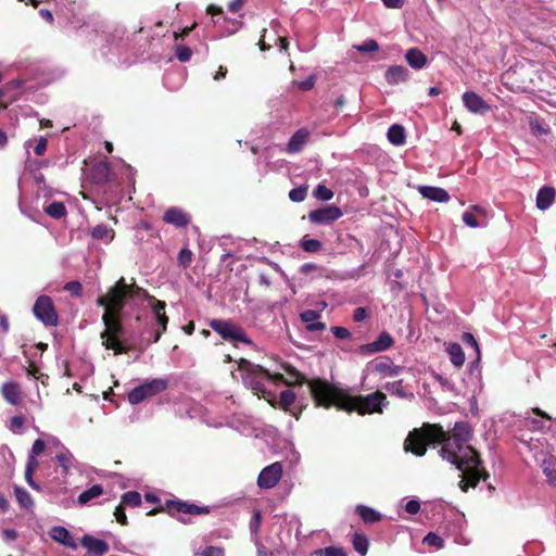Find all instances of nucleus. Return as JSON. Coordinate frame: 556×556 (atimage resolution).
<instances>
[{
    "mask_svg": "<svg viewBox=\"0 0 556 556\" xmlns=\"http://www.w3.org/2000/svg\"><path fill=\"white\" fill-rule=\"evenodd\" d=\"M456 397L454 412H459L465 420L454 422V466L460 471L458 485L466 492L475 488L481 478L486 479L488 473L481 468L478 453L468 444L472 438L471 420L478 419L479 408L476 415L471 414L463 387H458Z\"/></svg>",
    "mask_w": 556,
    "mask_h": 556,
    "instance_id": "obj_1",
    "label": "nucleus"
},
{
    "mask_svg": "<svg viewBox=\"0 0 556 556\" xmlns=\"http://www.w3.org/2000/svg\"><path fill=\"white\" fill-rule=\"evenodd\" d=\"M309 393L316 407L331 408L346 413L367 415L382 413L386 395L376 391L368 395H352L348 390L339 388L323 378H313L309 382Z\"/></svg>",
    "mask_w": 556,
    "mask_h": 556,
    "instance_id": "obj_2",
    "label": "nucleus"
},
{
    "mask_svg": "<svg viewBox=\"0 0 556 556\" xmlns=\"http://www.w3.org/2000/svg\"><path fill=\"white\" fill-rule=\"evenodd\" d=\"M460 339L466 349V352L459 344L454 343V366H462L465 363L467 353V357L470 361V366L466 377L462 379L459 387L465 388V396L469 401L470 412L472 415H476L477 395L482 389L481 375L479 369L481 351L476 338L470 332H464Z\"/></svg>",
    "mask_w": 556,
    "mask_h": 556,
    "instance_id": "obj_3",
    "label": "nucleus"
},
{
    "mask_svg": "<svg viewBox=\"0 0 556 556\" xmlns=\"http://www.w3.org/2000/svg\"><path fill=\"white\" fill-rule=\"evenodd\" d=\"M104 308L102 315V323L105 328L100 333L102 345L106 350H112L114 354H125L128 352V348L124 345L121 340L125 329L123 326V309L121 307V300L117 294H113L112 303L106 302L104 304H97Z\"/></svg>",
    "mask_w": 556,
    "mask_h": 556,
    "instance_id": "obj_4",
    "label": "nucleus"
},
{
    "mask_svg": "<svg viewBox=\"0 0 556 556\" xmlns=\"http://www.w3.org/2000/svg\"><path fill=\"white\" fill-rule=\"evenodd\" d=\"M446 435L441 426L424 424L421 428H416L408 433L404 442V448L416 456H424L429 444L443 443L446 441Z\"/></svg>",
    "mask_w": 556,
    "mask_h": 556,
    "instance_id": "obj_5",
    "label": "nucleus"
},
{
    "mask_svg": "<svg viewBox=\"0 0 556 556\" xmlns=\"http://www.w3.org/2000/svg\"><path fill=\"white\" fill-rule=\"evenodd\" d=\"M238 369L243 371L242 381L248 386L254 394L265 400L271 396V392L267 391L261 378L268 375V369L258 364H254L247 358H240L238 362Z\"/></svg>",
    "mask_w": 556,
    "mask_h": 556,
    "instance_id": "obj_6",
    "label": "nucleus"
},
{
    "mask_svg": "<svg viewBox=\"0 0 556 556\" xmlns=\"http://www.w3.org/2000/svg\"><path fill=\"white\" fill-rule=\"evenodd\" d=\"M113 294H117L121 300V307L124 308L128 300L137 296H146L149 300L151 296L144 289L137 286L135 282L128 285L124 277H121L114 286L110 287L105 294L98 296L96 303L104 304L108 301L112 303Z\"/></svg>",
    "mask_w": 556,
    "mask_h": 556,
    "instance_id": "obj_7",
    "label": "nucleus"
},
{
    "mask_svg": "<svg viewBox=\"0 0 556 556\" xmlns=\"http://www.w3.org/2000/svg\"><path fill=\"white\" fill-rule=\"evenodd\" d=\"M210 327L226 341L231 343L241 342L247 345L253 344L245 331L230 319H212Z\"/></svg>",
    "mask_w": 556,
    "mask_h": 556,
    "instance_id": "obj_8",
    "label": "nucleus"
},
{
    "mask_svg": "<svg viewBox=\"0 0 556 556\" xmlns=\"http://www.w3.org/2000/svg\"><path fill=\"white\" fill-rule=\"evenodd\" d=\"M160 511H167L172 517H178L179 514L207 515L210 513V508L207 506H199L180 500H167L163 506L150 510L147 515L153 516Z\"/></svg>",
    "mask_w": 556,
    "mask_h": 556,
    "instance_id": "obj_9",
    "label": "nucleus"
},
{
    "mask_svg": "<svg viewBox=\"0 0 556 556\" xmlns=\"http://www.w3.org/2000/svg\"><path fill=\"white\" fill-rule=\"evenodd\" d=\"M168 388V379L156 378L151 381H147L128 393V401L132 405H137L143 402L146 399L152 397Z\"/></svg>",
    "mask_w": 556,
    "mask_h": 556,
    "instance_id": "obj_10",
    "label": "nucleus"
},
{
    "mask_svg": "<svg viewBox=\"0 0 556 556\" xmlns=\"http://www.w3.org/2000/svg\"><path fill=\"white\" fill-rule=\"evenodd\" d=\"M34 316L46 327H56L59 325V314L55 305L49 295H39L33 306Z\"/></svg>",
    "mask_w": 556,
    "mask_h": 556,
    "instance_id": "obj_11",
    "label": "nucleus"
},
{
    "mask_svg": "<svg viewBox=\"0 0 556 556\" xmlns=\"http://www.w3.org/2000/svg\"><path fill=\"white\" fill-rule=\"evenodd\" d=\"M149 303L152 307L156 323L159 325V329L155 330L153 336V342H159L162 334L166 331L169 320L165 312L166 303L164 301L155 299L154 296H149Z\"/></svg>",
    "mask_w": 556,
    "mask_h": 556,
    "instance_id": "obj_12",
    "label": "nucleus"
},
{
    "mask_svg": "<svg viewBox=\"0 0 556 556\" xmlns=\"http://www.w3.org/2000/svg\"><path fill=\"white\" fill-rule=\"evenodd\" d=\"M343 215L340 207L336 205H328L321 208L311 211L308 213V219L313 224H331L338 220Z\"/></svg>",
    "mask_w": 556,
    "mask_h": 556,
    "instance_id": "obj_13",
    "label": "nucleus"
},
{
    "mask_svg": "<svg viewBox=\"0 0 556 556\" xmlns=\"http://www.w3.org/2000/svg\"><path fill=\"white\" fill-rule=\"evenodd\" d=\"M282 476V466L280 463H273L265 467L258 475L257 485L262 489L274 488Z\"/></svg>",
    "mask_w": 556,
    "mask_h": 556,
    "instance_id": "obj_14",
    "label": "nucleus"
},
{
    "mask_svg": "<svg viewBox=\"0 0 556 556\" xmlns=\"http://www.w3.org/2000/svg\"><path fill=\"white\" fill-rule=\"evenodd\" d=\"M296 399L295 393L292 390H283L280 392L279 401H277L275 397L268 396L267 402L275 408H280L285 410L286 413L291 414L296 419L300 418V415L303 410V407H301L298 412L292 409L291 406L294 404Z\"/></svg>",
    "mask_w": 556,
    "mask_h": 556,
    "instance_id": "obj_15",
    "label": "nucleus"
},
{
    "mask_svg": "<svg viewBox=\"0 0 556 556\" xmlns=\"http://www.w3.org/2000/svg\"><path fill=\"white\" fill-rule=\"evenodd\" d=\"M465 225L471 228L485 227L489 220L488 211L481 206L472 205L462 216Z\"/></svg>",
    "mask_w": 556,
    "mask_h": 556,
    "instance_id": "obj_16",
    "label": "nucleus"
},
{
    "mask_svg": "<svg viewBox=\"0 0 556 556\" xmlns=\"http://www.w3.org/2000/svg\"><path fill=\"white\" fill-rule=\"evenodd\" d=\"M463 103L469 112L475 114H484L491 109V106L473 91H466L463 94Z\"/></svg>",
    "mask_w": 556,
    "mask_h": 556,
    "instance_id": "obj_17",
    "label": "nucleus"
},
{
    "mask_svg": "<svg viewBox=\"0 0 556 556\" xmlns=\"http://www.w3.org/2000/svg\"><path fill=\"white\" fill-rule=\"evenodd\" d=\"M163 220L177 228H184L190 224L191 216L182 208L173 206L165 211Z\"/></svg>",
    "mask_w": 556,
    "mask_h": 556,
    "instance_id": "obj_18",
    "label": "nucleus"
},
{
    "mask_svg": "<svg viewBox=\"0 0 556 556\" xmlns=\"http://www.w3.org/2000/svg\"><path fill=\"white\" fill-rule=\"evenodd\" d=\"M471 536L467 533L465 517L454 509V543L468 545Z\"/></svg>",
    "mask_w": 556,
    "mask_h": 556,
    "instance_id": "obj_19",
    "label": "nucleus"
},
{
    "mask_svg": "<svg viewBox=\"0 0 556 556\" xmlns=\"http://www.w3.org/2000/svg\"><path fill=\"white\" fill-rule=\"evenodd\" d=\"M393 343L394 340L390 336V333L387 331H382L377 338V340H375L371 343L362 345L361 350L366 353L374 354L389 350L393 345Z\"/></svg>",
    "mask_w": 556,
    "mask_h": 556,
    "instance_id": "obj_20",
    "label": "nucleus"
},
{
    "mask_svg": "<svg viewBox=\"0 0 556 556\" xmlns=\"http://www.w3.org/2000/svg\"><path fill=\"white\" fill-rule=\"evenodd\" d=\"M280 368L287 374L285 384L288 387L302 386L306 383L309 387V382L313 379H307L301 374L294 366L289 363L281 362Z\"/></svg>",
    "mask_w": 556,
    "mask_h": 556,
    "instance_id": "obj_21",
    "label": "nucleus"
},
{
    "mask_svg": "<svg viewBox=\"0 0 556 556\" xmlns=\"http://www.w3.org/2000/svg\"><path fill=\"white\" fill-rule=\"evenodd\" d=\"M1 394L8 403L14 406L22 404L23 392L17 382L9 381L3 383L1 387Z\"/></svg>",
    "mask_w": 556,
    "mask_h": 556,
    "instance_id": "obj_22",
    "label": "nucleus"
},
{
    "mask_svg": "<svg viewBox=\"0 0 556 556\" xmlns=\"http://www.w3.org/2000/svg\"><path fill=\"white\" fill-rule=\"evenodd\" d=\"M80 543L89 553H94V556H103L110 549L109 544L105 541L96 539L90 534H85L81 538Z\"/></svg>",
    "mask_w": 556,
    "mask_h": 556,
    "instance_id": "obj_23",
    "label": "nucleus"
},
{
    "mask_svg": "<svg viewBox=\"0 0 556 556\" xmlns=\"http://www.w3.org/2000/svg\"><path fill=\"white\" fill-rule=\"evenodd\" d=\"M309 131L306 128H300L290 138L286 151L290 154L300 152L307 143Z\"/></svg>",
    "mask_w": 556,
    "mask_h": 556,
    "instance_id": "obj_24",
    "label": "nucleus"
},
{
    "mask_svg": "<svg viewBox=\"0 0 556 556\" xmlns=\"http://www.w3.org/2000/svg\"><path fill=\"white\" fill-rule=\"evenodd\" d=\"M49 535L52 540H54L55 542H58L66 547H71V548L77 547V544L74 541L71 532L64 527H61V526L52 527L51 530L49 531Z\"/></svg>",
    "mask_w": 556,
    "mask_h": 556,
    "instance_id": "obj_25",
    "label": "nucleus"
},
{
    "mask_svg": "<svg viewBox=\"0 0 556 556\" xmlns=\"http://www.w3.org/2000/svg\"><path fill=\"white\" fill-rule=\"evenodd\" d=\"M409 72L402 65H391L384 73L386 81L389 85H399L408 79Z\"/></svg>",
    "mask_w": 556,
    "mask_h": 556,
    "instance_id": "obj_26",
    "label": "nucleus"
},
{
    "mask_svg": "<svg viewBox=\"0 0 556 556\" xmlns=\"http://www.w3.org/2000/svg\"><path fill=\"white\" fill-rule=\"evenodd\" d=\"M418 190L424 198L435 202H448L450 200L448 192L439 187L420 186Z\"/></svg>",
    "mask_w": 556,
    "mask_h": 556,
    "instance_id": "obj_27",
    "label": "nucleus"
},
{
    "mask_svg": "<svg viewBox=\"0 0 556 556\" xmlns=\"http://www.w3.org/2000/svg\"><path fill=\"white\" fill-rule=\"evenodd\" d=\"M111 175V167L108 161H100L91 167L92 181L101 185L109 181Z\"/></svg>",
    "mask_w": 556,
    "mask_h": 556,
    "instance_id": "obj_28",
    "label": "nucleus"
},
{
    "mask_svg": "<svg viewBox=\"0 0 556 556\" xmlns=\"http://www.w3.org/2000/svg\"><path fill=\"white\" fill-rule=\"evenodd\" d=\"M405 60L414 70L422 68L428 62L427 55L418 48L408 49L405 54Z\"/></svg>",
    "mask_w": 556,
    "mask_h": 556,
    "instance_id": "obj_29",
    "label": "nucleus"
},
{
    "mask_svg": "<svg viewBox=\"0 0 556 556\" xmlns=\"http://www.w3.org/2000/svg\"><path fill=\"white\" fill-rule=\"evenodd\" d=\"M555 189L553 187H543L536 194V207L541 211L547 210L555 200Z\"/></svg>",
    "mask_w": 556,
    "mask_h": 556,
    "instance_id": "obj_30",
    "label": "nucleus"
},
{
    "mask_svg": "<svg viewBox=\"0 0 556 556\" xmlns=\"http://www.w3.org/2000/svg\"><path fill=\"white\" fill-rule=\"evenodd\" d=\"M355 513L365 523H376L382 519V515L379 511L366 505H357Z\"/></svg>",
    "mask_w": 556,
    "mask_h": 556,
    "instance_id": "obj_31",
    "label": "nucleus"
},
{
    "mask_svg": "<svg viewBox=\"0 0 556 556\" xmlns=\"http://www.w3.org/2000/svg\"><path fill=\"white\" fill-rule=\"evenodd\" d=\"M90 235L94 240L110 243L114 239L115 232L108 225L99 224L91 229Z\"/></svg>",
    "mask_w": 556,
    "mask_h": 556,
    "instance_id": "obj_32",
    "label": "nucleus"
},
{
    "mask_svg": "<svg viewBox=\"0 0 556 556\" xmlns=\"http://www.w3.org/2000/svg\"><path fill=\"white\" fill-rule=\"evenodd\" d=\"M104 493V489L102 485L100 484H93L92 486H90L89 489L85 490L84 492H81L77 498V502L80 504V505H86L88 504L90 501L94 500V498H98L99 496H101L102 494Z\"/></svg>",
    "mask_w": 556,
    "mask_h": 556,
    "instance_id": "obj_33",
    "label": "nucleus"
},
{
    "mask_svg": "<svg viewBox=\"0 0 556 556\" xmlns=\"http://www.w3.org/2000/svg\"><path fill=\"white\" fill-rule=\"evenodd\" d=\"M388 139L394 146H401L405 142V129L402 125L394 124L388 130Z\"/></svg>",
    "mask_w": 556,
    "mask_h": 556,
    "instance_id": "obj_34",
    "label": "nucleus"
},
{
    "mask_svg": "<svg viewBox=\"0 0 556 556\" xmlns=\"http://www.w3.org/2000/svg\"><path fill=\"white\" fill-rule=\"evenodd\" d=\"M37 467H38L37 458H35L33 456H28L26 468H25V480L28 483V485L35 490H39L38 484L33 479V475H34L35 470L37 469Z\"/></svg>",
    "mask_w": 556,
    "mask_h": 556,
    "instance_id": "obj_35",
    "label": "nucleus"
},
{
    "mask_svg": "<svg viewBox=\"0 0 556 556\" xmlns=\"http://www.w3.org/2000/svg\"><path fill=\"white\" fill-rule=\"evenodd\" d=\"M45 212L49 216L60 219L66 215V207L62 202L54 201L45 207Z\"/></svg>",
    "mask_w": 556,
    "mask_h": 556,
    "instance_id": "obj_36",
    "label": "nucleus"
},
{
    "mask_svg": "<svg viewBox=\"0 0 556 556\" xmlns=\"http://www.w3.org/2000/svg\"><path fill=\"white\" fill-rule=\"evenodd\" d=\"M352 543H353L354 549L357 553H359L362 556H365L367 554L369 543H368V539L365 534L355 533L353 535Z\"/></svg>",
    "mask_w": 556,
    "mask_h": 556,
    "instance_id": "obj_37",
    "label": "nucleus"
},
{
    "mask_svg": "<svg viewBox=\"0 0 556 556\" xmlns=\"http://www.w3.org/2000/svg\"><path fill=\"white\" fill-rule=\"evenodd\" d=\"M14 493H15L16 501L23 508L28 509V508L33 507V505H34L33 498H31L30 494L24 488L15 486Z\"/></svg>",
    "mask_w": 556,
    "mask_h": 556,
    "instance_id": "obj_38",
    "label": "nucleus"
},
{
    "mask_svg": "<svg viewBox=\"0 0 556 556\" xmlns=\"http://www.w3.org/2000/svg\"><path fill=\"white\" fill-rule=\"evenodd\" d=\"M542 469L548 481H556V458L551 456L544 459L542 463Z\"/></svg>",
    "mask_w": 556,
    "mask_h": 556,
    "instance_id": "obj_39",
    "label": "nucleus"
},
{
    "mask_svg": "<svg viewBox=\"0 0 556 556\" xmlns=\"http://www.w3.org/2000/svg\"><path fill=\"white\" fill-rule=\"evenodd\" d=\"M121 503L124 506L138 507L141 505V495L137 491H128L122 495Z\"/></svg>",
    "mask_w": 556,
    "mask_h": 556,
    "instance_id": "obj_40",
    "label": "nucleus"
},
{
    "mask_svg": "<svg viewBox=\"0 0 556 556\" xmlns=\"http://www.w3.org/2000/svg\"><path fill=\"white\" fill-rule=\"evenodd\" d=\"M533 412L543 417L545 420H539V419H527L526 425L527 427L533 429V430H542L545 428V421L551 420V417L542 412L540 408H534Z\"/></svg>",
    "mask_w": 556,
    "mask_h": 556,
    "instance_id": "obj_41",
    "label": "nucleus"
},
{
    "mask_svg": "<svg viewBox=\"0 0 556 556\" xmlns=\"http://www.w3.org/2000/svg\"><path fill=\"white\" fill-rule=\"evenodd\" d=\"M321 247V242L317 239H311L305 236L301 240V248L303 249V251L308 253H316L320 251Z\"/></svg>",
    "mask_w": 556,
    "mask_h": 556,
    "instance_id": "obj_42",
    "label": "nucleus"
},
{
    "mask_svg": "<svg viewBox=\"0 0 556 556\" xmlns=\"http://www.w3.org/2000/svg\"><path fill=\"white\" fill-rule=\"evenodd\" d=\"M529 126L532 134L536 136L547 135L549 132V127L538 118H531Z\"/></svg>",
    "mask_w": 556,
    "mask_h": 556,
    "instance_id": "obj_43",
    "label": "nucleus"
},
{
    "mask_svg": "<svg viewBox=\"0 0 556 556\" xmlns=\"http://www.w3.org/2000/svg\"><path fill=\"white\" fill-rule=\"evenodd\" d=\"M316 556H346V553L341 547L328 546L315 551Z\"/></svg>",
    "mask_w": 556,
    "mask_h": 556,
    "instance_id": "obj_44",
    "label": "nucleus"
},
{
    "mask_svg": "<svg viewBox=\"0 0 556 556\" xmlns=\"http://www.w3.org/2000/svg\"><path fill=\"white\" fill-rule=\"evenodd\" d=\"M55 459L58 464L63 468L64 472H67L72 466L73 456L68 451L56 454Z\"/></svg>",
    "mask_w": 556,
    "mask_h": 556,
    "instance_id": "obj_45",
    "label": "nucleus"
},
{
    "mask_svg": "<svg viewBox=\"0 0 556 556\" xmlns=\"http://www.w3.org/2000/svg\"><path fill=\"white\" fill-rule=\"evenodd\" d=\"M175 55L180 62L185 63L191 59L192 50L187 46L177 45L175 47Z\"/></svg>",
    "mask_w": 556,
    "mask_h": 556,
    "instance_id": "obj_46",
    "label": "nucleus"
},
{
    "mask_svg": "<svg viewBox=\"0 0 556 556\" xmlns=\"http://www.w3.org/2000/svg\"><path fill=\"white\" fill-rule=\"evenodd\" d=\"M307 186H300L298 188H293L289 192V198L293 202H302L305 200L307 195Z\"/></svg>",
    "mask_w": 556,
    "mask_h": 556,
    "instance_id": "obj_47",
    "label": "nucleus"
},
{
    "mask_svg": "<svg viewBox=\"0 0 556 556\" xmlns=\"http://www.w3.org/2000/svg\"><path fill=\"white\" fill-rule=\"evenodd\" d=\"M72 296L79 298L83 295V286L78 280L66 282L63 287Z\"/></svg>",
    "mask_w": 556,
    "mask_h": 556,
    "instance_id": "obj_48",
    "label": "nucleus"
},
{
    "mask_svg": "<svg viewBox=\"0 0 556 556\" xmlns=\"http://www.w3.org/2000/svg\"><path fill=\"white\" fill-rule=\"evenodd\" d=\"M314 195L318 200L329 201L333 198V192L325 185H318L314 190Z\"/></svg>",
    "mask_w": 556,
    "mask_h": 556,
    "instance_id": "obj_49",
    "label": "nucleus"
},
{
    "mask_svg": "<svg viewBox=\"0 0 556 556\" xmlns=\"http://www.w3.org/2000/svg\"><path fill=\"white\" fill-rule=\"evenodd\" d=\"M192 252L191 250L184 248L180 250L178 254V263L184 268H188L192 263Z\"/></svg>",
    "mask_w": 556,
    "mask_h": 556,
    "instance_id": "obj_50",
    "label": "nucleus"
},
{
    "mask_svg": "<svg viewBox=\"0 0 556 556\" xmlns=\"http://www.w3.org/2000/svg\"><path fill=\"white\" fill-rule=\"evenodd\" d=\"M424 543H426L427 545L429 546H432V547H435V548H442L444 546V541L442 538H440L439 535H437L435 533L433 532H429L425 539H424Z\"/></svg>",
    "mask_w": 556,
    "mask_h": 556,
    "instance_id": "obj_51",
    "label": "nucleus"
},
{
    "mask_svg": "<svg viewBox=\"0 0 556 556\" xmlns=\"http://www.w3.org/2000/svg\"><path fill=\"white\" fill-rule=\"evenodd\" d=\"M355 48L361 52H375L379 50V45L376 40L368 39L362 45L355 46Z\"/></svg>",
    "mask_w": 556,
    "mask_h": 556,
    "instance_id": "obj_52",
    "label": "nucleus"
},
{
    "mask_svg": "<svg viewBox=\"0 0 556 556\" xmlns=\"http://www.w3.org/2000/svg\"><path fill=\"white\" fill-rule=\"evenodd\" d=\"M114 516L116 518V521L122 526H127L128 520L125 513V506L121 503L114 510Z\"/></svg>",
    "mask_w": 556,
    "mask_h": 556,
    "instance_id": "obj_53",
    "label": "nucleus"
},
{
    "mask_svg": "<svg viewBox=\"0 0 556 556\" xmlns=\"http://www.w3.org/2000/svg\"><path fill=\"white\" fill-rule=\"evenodd\" d=\"M25 425V418L22 415L13 416L10 420V429L13 432L20 431Z\"/></svg>",
    "mask_w": 556,
    "mask_h": 556,
    "instance_id": "obj_54",
    "label": "nucleus"
},
{
    "mask_svg": "<svg viewBox=\"0 0 556 556\" xmlns=\"http://www.w3.org/2000/svg\"><path fill=\"white\" fill-rule=\"evenodd\" d=\"M46 448V443L43 440L41 439H37L34 443H33V446H31V451H30V454L28 456H33L36 458L37 455H39L40 453H42Z\"/></svg>",
    "mask_w": 556,
    "mask_h": 556,
    "instance_id": "obj_55",
    "label": "nucleus"
},
{
    "mask_svg": "<svg viewBox=\"0 0 556 556\" xmlns=\"http://www.w3.org/2000/svg\"><path fill=\"white\" fill-rule=\"evenodd\" d=\"M319 318V314L316 312V311H313V309H307L305 312H303L301 314V319L304 321V323H307L308 325L309 324H313L314 321H316L317 319Z\"/></svg>",
    "mask_w": 556,
    "mask_h": 556,
    "instance_id": "obj_56",
    "label": "nucleus"
},
{
    "mask_svg": "<svg viewBox=\"0 0 556 556\" xmlns=\"http://www.w3.org/2000/svg\"><path fill=\"white\" fill-rule=\"evenodd\" d=\"M331 331H332L333 336L338 339H348L351 337L350 330L345 327L336 326V327H332Z\"/></svg>",
    "mask_w": 556,
    "mask_h": 556,
    "instance_id": "obj_57",
    "label": "nucleus"
},
{
    "mask_svg": "<svg viewBox=\"0 0 556 556\" xmlns=\"http://www.w3.org/2000/svg\"><path fill=\"white\" fill-rule=\"evenodd\" d=\"M391 393L393 394H397L400 395L401 397H404L405 396V392L403 391V387H402V381L399 380V381H394L392 383H389L388 384V388H387Z\"/></svg>",
    "mask_w": 556,
    "mask_h": 556,
    "instance_id": "obj_58",
    "label": "nucleus"
},
{
    "mask_svg": "<svg viewBox=\"0 0 556 556\" xmlns=\"http://www.w3.org/2000/svg\"><path fill=\"white\" fill-rule=\"evenodd\" d=\"M47 146H48V141L46 138L41 137L39 138V140L37 141L35 148H34V152L36 155H43L47 151Z\"/></svg>",
    "mask_w": 556,
    "mask_h": 556,
    "instance_id": "obj_59",
    "label": "nucleus"
},
{
    "mask_svg": "<svg viewBox=\"0 0 556 556\" xmlns=\"http://www.w3.org/2000/svg\"><path fill=\"white\" fill-rule=\"evenodd\" d=\"M224 549L218 546H207L203 552L202 556H224Z\"/></svg>",
    "mask_w": 556,
    "mask_h": 556,
    "instance_id": "obj_60",
    "label": "nucleus"
},
{
    "mask_svg": "<svg viewBox=\"0 0 556 556\" xmlns=\"http://www.w3.org/2000/svg\"><path fill=\"white\" fill-rule=\"evenodd\" d=\"M420 510V503L416 500H409L405 505V511L415 515Z\"/></svg>",
    "mask_w": 556,
    "mask_h": 556,
    "instance_id": "obj_61",
    "label": "nucleus"
},
{
    "mask_svg": "<svg viewBox=\"0 0 556 556\" xmlns=\"http://www.w3.org/2000/svg\"><path fill=\"white\" fill-rule=\"evenodd\" d=\"M264 378L273 381L275 384L285 383L286 377L280 372H270L268 370V375H264Z\"/></svg>",
    "mask_w": 556,
    "mask_h": 556,
    "instance_id": "obj_62",
    "label": "nucleus"
},
{
    "mask_svg": "<svg viewBox=\"0 0 556 556\" xmlns=\"http://www.w3.org/2000/svg\"><path fill=\"white\" fill-rule=\"evenodd\" d=\"M368 312L365 307H357L354 309L353 319L356 323L363 321L367 318Z\"/></svg>",
    "mask_w": 556,
    "mask_h": 556,
    "instance_id": "obj_63",
    "label": "nucleus"
},
{
    "mask_svg": "<svg viewBox=\"0 0 556 556\" xmlns=\"http://www.w3.org/2000/svg\"><path fill=\"white\" fill-rule=\"evenodd\" d=\"M315 85V78L313 76L308 77L307 79L298 83V86L301 90L307 91L311 90Z\"/></svg>",
    "mask_w": 556,
    "mask_h": 556,
    "instance_id": "obj_64",
    "label": "nucleus"
}]
</instances>
